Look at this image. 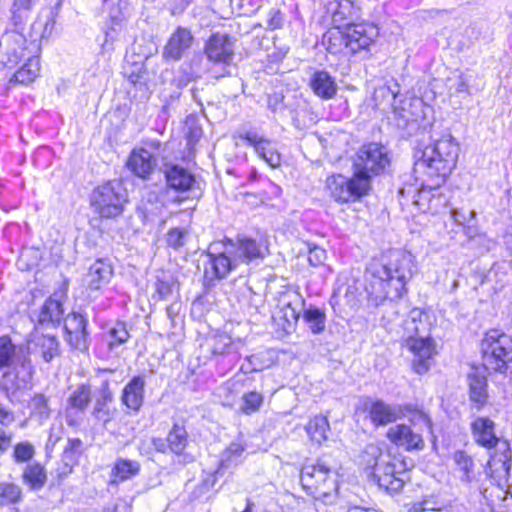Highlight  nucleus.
Listing matches in <instances>:
<instances>
[{
    "label": "nucleus",
    "instance_id": "obj_1",
    "mask_svg": "<svg viewBox=\"0 0 512 512\" xmlns=\"http://www.w3.org/2000/svg\"><path fill=\"white\" fill-rule=\"evenodd\" d=\"M390 165L386 146L371 142L362 145L353 158V175L348 178L333 175L326 181L330 196L337 202L347 203L368 194L374 176L383 173Z\"/></svg>",
    "mask_w": 512,
    "mask_h": 512
},
{
    "label": "nucleus",
    "instance_id": "obj_2",
    "mask_svg": "<svg viewBox=\"0 0 512 512\" xmlns=\"http://www.w3.org/2000/svg\"><path fill=\"white\" fill-rule=\"evenodd\" d=\"M414 267L412 254L401 250L391 251L385 262H372L366 272L370 300L380 305L400 299L407 291Z\"/></svg>",
    "mask_w": 512,
    "mask_h": 512
},
{
    "label": "nucleus",
    "instance_id": "obj_3",
    "mask_svg": "<svg viewBox=\"0 0 512 512\" xmlns=\"http://www.w3.org/2000/svg\"><path fill=\"white\" fill-rule=\"evenodd\" d=\"M266 252L267 247L262 242L247 236L213 243L206 253L204 278L209 283L225 279L240 265L263 259Z\"/></svg>",
    "mask_w": 512,
    "mask_h": 512
},
{
    "label": "nucleus",
    "instance_id": "obj_4",
    "mask_svg": "<svg viewBox=\"0 0 512 512\" xmlns=\"http://www.w3.org/2000/svg\"><path fill=\"white\" fill-rule=\"evenodd\" d=\"M460 147L456 139L448 132L433 135L429 145L415 152L414 171L423 173L439 187L455 168Z\"/></svg>",
    "mask_w": 512,
    "mask_h": 512
},
{
    "label": "nucleus",
    "instance_id": "obj_5",
    "mask_svg": "<svg viewBox=\"0 0 512 512\" xmlns=\"http://www.w3.org/2000/svg\"><path fill=\"white\" fill-rule=\"evenodd\" d=\"M434 323L435 317L420 308L411 309L403 321L405 346L413 354V370L420 375L429 371L436 354L435 342L430 337Z\"/></svg>",
    "mask_w": 512,
    "mask_h": 512
},
{
    "label": "nucleus",
    "instance_id": "obj_6",
    "mask_svg": "<svg viewBox=\"0 0 512 512\" xmlns=\"http://www.w3.org/2000/svg\"><path fill=\"white\" fill-rule=\"evenodd\" d=\"M328 12L337 31L330 32L329 41H339L351 53L368 49L378 35L377 27L368 23H353L354 7L351 1L329 3Z\"/></svg>",
    "mask_w": 512,
    "mask_h": 512
},
{
    "label": "nucleus",
    "instance_id": "obj_7",
    "mask_svg": "<svg viewBox=\"0 0 512 512\" xmlns=\"http://www.w3.org/2000/svg\"><path fill=\"white\" fill-rule=\"evenodd\" d=\"M9 367L11 371L5 375L11 381L15 390L30 386L34 367L32 365L28 348L15 345L8 336L0 337V369Z\"/></svg>",
    "mask_w": 512,
    "mask_h": 512
},
{
    "label": "nucleus",
    "instance_id": "obj_8",
    "mask_svg": "<svg viewBox=\"0 0 512 512\" xmlns=\"http://www.w3.org/2000/svg\"><path fill=\"white\" fill-rule=\"evenodd\" d=\"M366 453L374 457L373 475L377 479L379 487L389 493L400 492L405 484V463L389 454L382 453L376 445H368Z\"/></svg>",
    "mask_w": 512,
    "mask_h": 512
},
{
    "label": "nucleus",
    "instance_id": "obj_9",
    "mask_svg": "<svg viewBox=\"0 0 512 512\" xmlns=\"http://www.w3.org/2000/svg\"><path fill=\"white\" fill-rule=\"evenodd\" d=\"M484 370L504 373L512 362V338L499 331L490 330L482 341Z\"/></svg>",
    "mask_w": 512,
    "mask_h": 512
},
{
    "label": "nucleus",
    "instance_id": "obj_10",
    "mask_svg": "<svg viewBox=\"0 0 512 512\" xmlns=\"http://www.w3.org/2000/svg\"><path fill=\"white\" fill-rule=\"evenodd\" d=\"M127 201V191L119 181H109L100 185L91 195V206L94 211L106 219L120 216Z\"/></svg>",
    "mask_w": 512,
    "mask_h": 512
},
{
    "label": "nucleus",
    "instance_id": "obj_11",
    "mask_svg": "<svg viewBox=\"0 0 512 512\" xmlns=\"http://www.w3.org/2000/svg\"><path fill=\"white\" fill-rule=\"evenodd\" d=\"M32 56L24 34L7 30L0 38V67L14 69L21 61Z\"/></svg>",
    "mask_w": 512,
    "mask_h": 512
},
{
    "label": "nucleus",
    "instance_id": "obj_12",
    "mask_svg": "<svg viewBox=\"0 0 512 512\" xmlns=\"http://www.w3.org/2000/svg\"><path fill=\"white\" fill-rule=\"evenodd\" d=\"M301 484L309 493L329 494L336 489V478L332 470L321 461L305 464L301 469Z\"/></svg>",
    "mask_w": 512,
    "mask_h": 512
},
{
    "label": "nucleus",
    "instance_id": "obj_13",
    "mask_svg": "<svg viewBox=\"0 0 512 512\" xmlns=\"http://www.w3.org/2000/svg\"><path fill=\"white\" fill-rule=\"evenodd\" d=\"M161 142L150 140L140 148L134 149L127 161V167L136 176L147 178L157 166V158L160 154Z\"/></svg>",
    "mask_w": 512,
    "mask_h": 512
},
{
    "label": "nucleus",
    "instance_id": "obj_14",
    "mask_svg": "<svg viewBox=\"0 0 512 512\" xmlns=\"http://www.w3.org/2000/svg\"><path fill=\"white\" fill-rule=\"evenodd\" d=\"M180 200L168 188L164 186L147 187L143 193L138 211L143 218L148 220L152 216H158L162 209L169 204L179 203Z\"/></svg>",
    "mask_w": 512,
    "mask_h": 512
},
{
    "label": "nucleus",
    "instance_id": "obj_15",
    "mask_svg": "<svg viewBox=\"0 0 512 512\" xmlns=\"http://www.w3.org/2000/svg\"><path fill=\"white\" fill-rule=\"evenodd\" d=\"M104 9L107 11L104 45H107L109 41H114L122 31L129 13V2L128 0H118L114 3L111 0H105Z\"/></svg>",
    "mask_w": 512,
    "mask_h": 512
},
{
    "label": "nucleus",
    "instance_id": "obj_16",
    "mask_svg": "<svg viewBox=\"0 0 512 512\" xmlns=\"http://www.w3.org/2000/svg\"><path fill=\"white\" fill-rule=\"evenodd\" d=\"M239 138L244 140L248 146L253 147L257 156L270 167L277 168L281 165V154L275 142L254 131L240 133Z\"/></svg>",
    "mask_w": 512,
    "mask_h": 512
},
{
    "label": "nucleus",
    "instance_id": "obj_17",
    "mask_svg": "<svg viewBox=\"0 0 512 512\" xmlns=\"http://www.w3.org/2000/svg\"><path fill=\"white\" fill-rule=\"evenodd\" d=\"M166 186L169 191L175 193L193 192L199 188V182L195 175L187 168L178 164H166L164 166Z\"/></svg>",
    "mask_w": 512,
    "mask_h": 512
},
{
    "label": "nucleus",
    "instance_id": "obj_18",
    "mask_svg": "<svg viewBox=\"0 0 512 512\" xmlns=\"http://www.w3.org/2000/svg\"><path fill=\"white\" fill-rule=\"evenodd\" d=\"M91 402L90 386L81 384L69 395L65 408V419L69 426H78Z\"/></svg>",
    "mask_w": 512,
    "mask_h": 512
},
{
    "label": "nucleus",
    "instance_id": "obj_19",
    "mask_svg": "<svg viewBox=\"0 0 512 512\" xmlns=\"http://www.w3.org/2000/svg\"><path fill=\"white\" fill-rule=\"evenodd\" d=\"M113 277V268L108 260L98 259L88 269L83 283L89 296L96 297L110 283Z\"/></svg>",
    "mask_w": 512,
    "mask_h": 512
},
{
    "label": "nucleus",
    "instance_id": "obj_20",
    "mask_svg": "<svg viewBox=\"0 0 512 512\" xmlns=\"http://www.w3.org/2000/svg\"><path fill=\"white\" fill-rule=\"evenodd\" d=\"M208 60L214 63L229 64L234 55L233 38L227 34L214 33L204 48Z\"/></svg>",
    "mask_w": 512,
    "mask_h": 512
},
{
    "label": "nucleus",
    "instance_id": "obj_21",
    "mask_svg": "<svg viewBox=\"0 0 512 512\" xmlns=\"http://www.w3.org/2000/svg\"><path fill=\"white\" fill-rule=\"evenodd\" d=\"M193 42L194 37L191 31L184 27H178L163 48V59L167 62L179 61L192 47Z\"/></svg>",
    "mask_w": 512,
    "mask_h": 512
},
{
    "label": "nucleus",
    "instance_id": "obj_22",
    "mask_svg": "<svg viewBox=\"0 0 512 512\" xmlns=\"http://www.w3.org/2000/svg\"><path fill=\"white\" fill-rule=\"evenodd\" d=\"M87 320L80 313L72 312L64 320L66 341L77 350L87 348L88 334L86 331Z\"/></svg>",
    "mask_w": 512,
    "mask_h": 512
},
{
    "label": "nucleus",
    "instance_id": "obj_23",
    "mask_svg": "<svg viewBox=\"0 0 512 512\" xmlns=\"http://www.w3.org/2000/svg\"><path fill=\"white\" fill-rule=\"evenodd\" d=\"M387 438L399 447L407 451H421L425 447V442L420 432H415L410 426L397 424L390 427L387 431Z\"/></svg>",
    "mask_w": 512,
    "mask_h": 512
},
{
    "label": "nucleus",
    "instance_id": "obj_24",
    "mask_svg": "<svg viewBox=\"0 0 512 512\" xmlns=\"http://www.w3.org/2000/svg\"><path fill=\"white\" fill-rule=\"evenodd\" d=\"M368 416L374 426H386L401 418L402 409L398 404L386 403L383 400H371L366 406Z\"/></svg>",
    "mask_w": 512,
    "mask_h": 512
},
{
    "label": "nucleus",
    "instance_id": "obj_25",
    "mask_svg": "<svg viewBox=\"0 0 512 512\" xmlns=\"http://www.w3.org/2000/svg\"><path fill=\"white\" fill-rule=\"evenodd\" d=\"M469 386V400L472 406L480 411L488 403V383L484 371L473 368L467 376Z\"/></svg>",
    "mask_w": 512,
    "mask_h": 512
},
{
    "label": "nucleus",
    "instance_id": "obj_26",
    "mask_svg": "<svg viewBox=\"0 0 512 512\" xmlns=\"http://www.w3.org/2000/svg\"><path fill=\"white\" fill-rule=\"evenodd\" d=\"M309 87L322 100L332 99L338 91L335 78L325 70H316L311 74Z\"/></svg>",
    "mask_w": 512,
    "mask_h": 512
},
{
    "label": "nucleus",
    "instance_id": "obj_27",
    "mask_svg": "<svg viewBox=\"0 0 512 512\" xmlns=\"http://www.w3.org/2000/svg\"><path fill=\"white\" fill-rule=\"evenodd\" d=\"M471 430L475 442L482 447L492 448L499 443L495 434V423L489 418H476L471 423Z\"/></svg>",
    "mask_w": 512,
    "mask_h": 512
},
{
    "label": "nucleus",
    "instance_id": "obj_28",
    "mask_svg": "<svg viewBox=\"0 0 512 512\" xmlns=\"http://www.w3.org/2000/svg\"><path fill=\"white\" fill-rule=\"evenodd\" d=\"M145 380L142 376H134L124 387L122 403L129 409L138 411L144 400Z\"/></svg>",
    "mask_w": 512,
    "mask_h": 512
},
{
    "label": "nucleus",
    "instance_id": "obj_29",
    "mask_svg": "<svg viewBox=\"0 0 512 512\" xmlns=\"http://www.w3.org/2000/svg\"><path fill=\"white\" fill-rule=\"evenodd\" d=\"M247 443L242 434L232 441L220 454L219 469H228L239 465L244 460Z\"/></svg>",
    "mask_w": 512,
    "mask_h": 512
},
{
    "label": "nucleus",
    "instance_id": "obj_30",
    "mask_svg": "<svg viewBox=\"0 0 512 512\" xmlns=\"http://www.w3.org/2000/svg\"><path fill=\"white\" fill-rule=\"evenodd\" d=\"M24 64L11 76L8 85H27L33 82L40 73V61L37 56H28Z\"/></svg>",
    "mask_w": 512,
    "mask_h": 512
},
{
    "label": "nucleus",
    "instance_id": "obj_31",
    "mask_svg": "<svg viewBox=\"0 0 512 512\" xmlns=\"http://www.w3.org/2000/svg\"><path fill=\"white\" fill-rule=\"evenodd\" d=\"M305 430L310 440L318 445L328 439L330 431L329 422L326 416L316 415L309 420L305 426Z\"/></svg>",
    "mask_w": 512,
    "mask_h": 512
},
{
    "label": "nucleus",
    "instance_id": "obj_32",
    "mask_svg": "<svg viewBox=\"0 0 512 512\" xmlns=\"http://www.w3.org/2000/svg\"><path fill=\"white\" fill-rule=\"evenodd\" d=\"M32 343L45 362H50L59 354V342L55 336L36 334Z\"/></svg>",
    "mask_w": 512,
    "mask_h": 512
},
{
    "label": "nucleus",
    "instance_id": "obj_33",
    "mask_svg": "<svg viewBox=\"0 0 512 512\" xmlns=\"http://www.w3.org/2000/svg\"><path fill=\"white\" fill-rule=\"evenodd\" d=\"M129 339V333L124 322H117L109 327L102 335L103 342L109 351H114Z\"/></svg>",
    "mask_w": 512,
    "mask_h": 512
},
{
    "label": "nucleus",
    "instance_id": "obj_34",
    "mask_svg": "<svg viewBox=\"0 0 512 512\" xmlns=\"http://www.w3.org/2000/svg\"><path fill=\"white\" fill-rule=\"evenodd\" d=\"M303 320L309 330L317 335L322 333L326 327L325 311L319 307L309 305L303 309Z\"/></svg>",
    "mask_w": 512,
    "mask_h": 512
},
{
    "label": "nucleus",
    "instance_id": "obj_35",
    "mask_svg": "<svg viewBox=\"0 0 512 512\" xmlns=\"http://www.w3.org/2000/svg\"><path fill=\"white\" fill-rule=\"evenodd\" d=\"M452 459L459 479L466 483L471 482L475 466L472 457L463 450H457Z\"/></svg>",
    "mask_w": 512,
    "mask_h": 512
},
{
    "label": "nucleus",
    "instance_id": "obj_36",
    "mask_svg": "<svg viewBox=\"0 0 512 512\" xmlns=\"http://www.w3.org/2000/svg\"><path fill=\"white\" fill-rule=\"evenodd\" d=\"M140 471V464L135 460L119 459L112 469V483L123 482L137 475Z\"/></svg>",
    "mask_w": 512,
    "mask_h": 512
},
{
    "label": "nucleus",
    "instance_id": "obj_37",
    "mask_svg": "<svg viewBox=\"0 0 512 512\" xmlns=\"http://www.w3.org/2000/svg\"><path fill=\"white\" fill-rule=\"evenodd\" d=\"M82 453L83 442L79 438H69L62 454V462L65 466L63 474H68L72 471L73 466L78 463Z\"/></svg>",
    "mask_w": 512,
    "mask_h": 512
},
{
    "label": "nucleus",
    "instance_id": "obj_38",
    "mask_svg": "<svg viewBox=\"0 0 512 512\" xmlns=\"http://www.w3.org/2000/svg\"><path fill=\"white\" fill-rule=\"evenodd\" d=\"M169 451L181 455L188 445V433L184 426L175 424L167 435Z\"/></svg>",
    "mask_w": 512,
    "mask_h": 512
},
{
    "label": "nucleus",
    "instance_id": "obj_39",
    "mask_svg": "<svg viewBox=\"0 0 512 512\" xmlns=\"http://www.w3.org/2000/svg\"><path fill=\"white\" fill-rule=\"evenodd\" d=\"M30 418L35 419L39 424L44 423L50 417L48 398L43 394L34 395L29 403Z\"/></svg>",
    "mask_w": 512,
    "mask_h": 512
},
{
    "label": "nucleus",
    "instance_id": "obj_40",
    "mask_svg": "<svg viewBox=\"0 0 512 512\" xmlns=\"http://www.w3.org/2000/svg\"><path fill=\"white\" fill-rule=\"evenodd\" d=\"M63 308L60 301L49 298L43 304L39 313V322L44 323H59L63 316Z\"/></svg>",
    "mask_w": 512,
    "mask_h": 512
},
{
    "label": "nucleus",
    "instance_id": "obj_41",
    "mask_svg": "<svg viewBox=\"0 0 512 512\" xmlns=\"http://www.w3.org/2000/svg\"><path fill=\"white\" fill-rule=\"evenodd\" d=\"M46 472L39 463H30L26 466L23 479L32 488H41L46 481Z\"/></svg>",
    "mask_w": 512,
    "mask_h": 512
},
{
    "label": "nucleus",
    "instance_id": "obj_42",
    "mask_svg": "<svg viewBox=\"0 0 512 512\" xmlns=\"http://www.w3.org/2000/svg\"><path fill=\"white\" fill-rule=\"evenodd\" d=\"M112 400L111 392L109 391L108 384L105 383L101 389L100 396L97 398L93 410V415L103 422L109 420V409L107 403Z\"/></svg>",
    "mask_w": 512,
    "mask_h": 512
},
{
    "label": "nucleus",
    "instance_id": "obj_43",
    "mask_svg": "<svg viewBox=\"0 0 512 512\" xmlns=\"http://www.w3.org/2000/svg\"><path fill=\"white\" fill-rule=\"evenodd\" d=\"M177 281L170 275L157 276L155 292L159 300L167 299L177 289Z\"/></svg>",
    "mask_w": 512,
    "mask_h": 512
},
{
    "label": "nucleus",
    "instance_id": "obj_44",
    "mask_svg": "<svg viewBox=\"0 0 512 512\" xmlns=\"http://www.w3.org/2000/svg\"><path fill=\"white\" fill-rule=\"evenodd\" d=\"M293 298V300H289L287 302H285V298L282 300L284 307V317L288 322L291 320H298L301 313V309L298 308L299 306L302 308V310L305 308V302L299 294H293Z\"/></svg>",
    "mask_w": 512,
    "mask_h": 512
},
{
    "label": "nucleus",
    "instance_id": "obj_45",
    "mask_svg": "<svg viewBox=\"0 0 512 512\" xmlns=\"http://www.w3.org/2000/svg\"><path fill=\"white\" fill-rule=\"evenodd\" d=\"M21 490L20 488L13 484L2 482L0 483V504L6 505L15 503L20 499Z\"/></svg>",
    "mask_w": 512,
    "mask_h": 512
},
{
    "label": "nucleus",
    "instance_id": "obj_46",
    "mask_svg": "<svg viewBox=\"0 0 512 512\" xmlns=\"http://www.w3.org/2000/svg\"><path fill=\"white\" fill-rule=\"evenodd\" d=\"M188 230L186 228H171L166 235V243L173 249H179L186 244L188 238Z\"/></svg>",
    "mask_w": 512,
    "mask_h": 512
},
{
    "label": "nucleus",
    "instance_id": "obj_47",
    "mask_svg": "<svg viewBox=\"0 0 512 512\" xmlns=\"http://www.w3.org/2000/svg\"><path fill=\"white\" fill-rule=\"evenodd\" d=\"M241 411L247 415L257 411L263 403V396L258 392H249L242 397Z\"/></svg>",
    "mask_w": 512,
    "mask_h": 512
},
{
    "label": "nucleus",
    "instance_id": "obj_48",
    "mask_svg": "<svg viewBox=\"0 0 512 512\" xmlns=\"http://www.w3.org/2000/svg\"><path fill=\"white\" fill-rule=\"evenodd\" d=\"M35 455V448L29 442H20L14 447V460L16 463L28 462Z\"/></svg>",
    "mask_w": 512,
    "mask_h": 512
},
{
    "label": "nucleus",
    "instance_id": "obj_49",
    "mask_svg": "<svg viewBox=\"0 0 512 512\" xmlns=\"http://www.w3.org/2000/svg\"><path fill=\"white\" fill-rule=\"evenodd\" d=\"M327 259L326 250L316 244L308 245V262L312 267H320Z\"/></svg>",
    "mask_w": 512,
    "mask_h": 512
},
{
    "label": "nucleus",
    "instance_id": "obj_50",
    "mask_svg": "<svg viewBox=\"0 0 512 512\" xmlns=\"http://www.w3.org/2000/svg\"><path fill=\"white\" fill-rule=\"evenodd\" d=\"M194 79V75L187 65L183 64L179 67L177 70L172 83L177 88H184L186 87L192 80Z\"/></svg>",
    "mask_w": 512,
    "mask_h": 512
},
{
    "label": "nucleus",
    "instance_id": "obj_51",
    "mask_svg": "<svg viewBox=\"0 0 512 512\" xmlns=\"http://www.w3.org/2000/svg\"><path fill=\"white\" fill-rule=\"evenodd\" d=\"M443 511L434 499H424L414 503L408 512Z\"/></svg>",
    "mask_w": 512,
    "mask_h": 512
},
{
    "label": "nucleus",
    "instance_id": "obj_52",
    "mask_svg": "<svg viewBox=\"0 0 512 512\" xmlns=\"http://www.w3.org/2000/svg\"><path fill=\"white\" fill-rule=\"evenodd\" d=\"M285 17L277 8L270 9L267 19V27L271 30L279 29L284 25Z\"/></svg>",
    "mask_w": 512,
    "mask_h": 512
},
{
    "label": "nucleus",
    "instance_id": "obj_53",
    "mask_svg": "<svg viewBox=\"0 0 512 512\" xmlns=\"http://www.w3.org/2000/svg\"><path fill=\"white\" fill-rule=\"evenodd\" d=\"M28 13L29 12H27V11L16 9V7L12 6L11 22H12L13 26L15 27L14 30L20 31V29L22 28V26L24 25L25 21L28 18Z\"/></svg>",
    "mask_w": 512,
    "mask_h": 512
},
{
    "label": "nucleus",
    "instance_id": "obj_54",
    "mask_svg": "<svg viewBox=\"0 0 512 512\" xmlns=\"http://www.w3.org/2000/svg\"><path fill=\"white\" fill-rule=\"evenodd\" d=\"M452 84L450 89H454L457 93H470L468 78L464 74H459L454 80H451Z\"/></svg>",
    "mask_w": 512,
    "mask_h": 512
},
{
    "label": "nucleus",
    "instance_id": "obj_55",
    "mask_svg": "<svg viewBox=\"0 0 512 512\" xmlns=\"http://www.w3.org/2000/svg\"><path fill=\"white\" fill-rule=\"evenodd\" d=\"M475 212L474 211H463L458 209H453L451 211V217L454 220V222L464 225L465 223H468L472 218H474Z\"/></svg>",
    "mask_w": 512,
    "mask_h": 512
},
{
    "label": "nucleus",
    "instance_id": "obj_56",
    "mask_svg": "<svg viewBox=\"0 0 512 512\" xmlns=\"http://www.w3.org/2000/svg\"><path fill=\"white\" fill-rule=\"evenodd\" d=\"M284 97L282 94L274 93L268 96L267 105L272 112H277L283 107Z\"/></svg>",
    "mask_w": 512,
    "mask_h": 512
},
{
    "label": "nucleus",
    "instance_id": "obj_57",
    "mask_svg": "<svg viewBox=\"0 0 512 512\" xmlns=\"http://www.w3.org/2000/svg\"><path fill=\"white\" fill-rule=\"evenodd\" d=\"M412 421L414 424L417 422V423L423 425L429 433H431V434L433 433L432 421L426 413L421 412V411L417 412L414 415V418Z\"/></svg>",
    "mask_w": 512,
    "mask_h": 512
},
{
    "label": "nucleus",
    "instance_id": "obj_58",
    "mask_svg": "<svg viewBox=\"0 0 512 512\" xmlns=\"http://www.w3.org/2000/svg\"><path fill=\"white\" fill-rule=\"evenodd\" d=\"M55 11H51L50 16L45 22L43 32L41 34L42 38H49L53 32L54 26H55V17H56Z\"/></svg>",
    "mask_w": 512,
    "mask_h": 512
},
{
    "label": "nucleus",
    "instance_id": "obj_59",
    "mask_svg": "<svg viewBox=\"0 0 512 512\" xmlns=\"http://www.w3.org/2000/svg\"><path fill=\"white\" fill-rule=\"evenodd\" d=\"M14 421L13 413L9 410H6L3 406L0 405V424L4 426L10 425Z\"/></svg>",
    "mask_w": 512,
    "mask_h": 512
},
{
    "label": "nucleus",
    "instance_id": "obj_60",
    "mask_svg": "<svg viewBox=\"0 0 512 512\" xmlns=\"http://www.w3.org/2000/svg\"><path fill=\"white\" fill-rule=\"evenodd\" d=\"M12 436L0 429V453H4L10 447Z\"/></svg>",
    "mask_w": 512,
    "mask_h": 512
},
{
    "label": "nucleus",
    "instance_id": "obj_61",
    "mask_svg": "<svg viewBox=\"0 0 512 512\" xmlns=\"http://www.w3.org/2000/svg\"><path fill=\"white\" fill-rule=\"evenodd\" d=\"M152 446L154 449L158 452L165 453L169 450L167 438H153L152 439Z\"/></svg>",
    "mask_w": 512,
    "mask_h": 512
},
{
    "label": "nucleus",
    "instance_id": "obj_62",
    "mask_svg": "<svg viewBox=\"0 0 512 512\" xmlns=\"http://www.w3.org/2000/svg\"><path fill=\"white\" fill-rule=\"evenodd\" d=\"M265 368V365L263 363H254L253 362V365L250 364L247 360L245 363H243L241 365V371H243L244 373H250V372H254V371H261Z\"/></svg>",
    "mask_w": 512,
    "mask_h": 512
},
{
    "label": "nucleus",
    "instance_id": "obj_63",
    "mask_svg": "<svg viewBox=\"0 0 512 512\" xmlns=\"http://www.w3.org/2000/svg\"><path fill=\"white\" fill-rule=\"evenodd\" d=\"M34 3L35 0H15L13 6L16 7V9L29 12L32 9Z\"/></svg>",
    "mask_w": 512,
    "mask_h": 512
},
{
    "label": "nucleus",
    "instance_id": "obj_64",
    "mask_svg": "<svg viewBox=\"0 0 512 512\" xmlns=\"http://www.w3.org/2000/svg\"><path fill=\"white\" fill-rule=\"evenodd\" d=\"M180 309H181V304L179 302H174L167 307V309H166L167 316L172 322H174L175 316L178 315Z\"/></svg>",
    "mask_w": 512,
    "mask_h": 512
}]
</instances>
